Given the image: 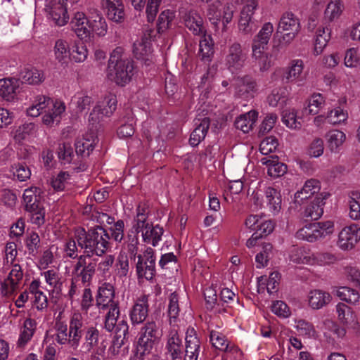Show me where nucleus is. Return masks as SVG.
I'll return each mask as SVG.
<instances>
[{"label": "nucleus", "instance_id": "69168bd1", "mask_svg": "<svg viewBox=\"0 0 360 360\" xmlns=\"http://www.w3.org/2000/svg\"><path fill=\"white\" fill-rule=\"evenodd\" d=\"M295 328L300 335L306 338H314L316 333L313 324L304 319L295 320Z\"/></svg>", "mask_w": 360, "mask_h": 360}, {"label": "nucleus", "instance_id": "bf43d9fd", "mask_svg": "<svg viewBox=\"0 0 360 360\" xmlns=\"http://www.w3.org/2000/svg\"><path fill=\"white\" fill-rule=\"evenodd\" d=\"M179 312V295L176 292H172L168 298V316L170 323H174L177 321Z\"/></svg>", "mask_w": 360, "mask_h": 360}, {"label": "nucleus", "instance_id": "393cba45", "mask_svg": "<svg viewBox=\"0 0 360 360\" xmlns=\"http://www.w3.org/2000/svg\"><path fill=\"white\" fill-rule=\"evenodd\" d=\"M184 360H198L200 353V340L193 328H188L186 333Z\"/></svg>", "mask_w": 360, "mask_h": 360}, {"label": "nucleus", "instance_id": "4be33fe9", "mask_svg": "<svg viewBox=\"0 0 360 360\" xmlns=\"http://www.w3.org/2000/svg\"><path fill=\"white\" fill-rule=\"evenodd\" d=\"M148 297L146 295L140 296L135 302L129 312L130 320L132 324L143 323L148 316Z\"/></svg>", "mask_w": 360, "mask_h": 360}, {"label": "nucleus", "instance_id": "423d86ee", "mask_svg": "<svg viewBox=\"0 0 360 360\" xmlns=\"http://www.w3.org/2000/svg\"><path fill=\"white\" fill-rule=\"evenodd\" d=\"M334 231V223L332 221L311 223L300 228L296 233V238L300 240L314 243L324 238Z\"/></svg>", "mask_w": 360, "mask_h": 360}, {"label": "nucleus", "instance_id": "9b49d317", "mask_svg": "<svg viewBox=\"0 0 360 360\" xmlns=\"http://www.w3.org/2000/svg\"><path fill=\"white\" fill-rule=\"evenodd\" d=\"M66 110V105L61 100H53L51 98L44 116L41 117L43 124L48 127H53L60 123L62 117Z\"/></svg>", "mask_w": 360, "mask_h": 360}, {"label": "nucleus", "instance_id": "774afa93", "mask_svg": "<svg viewBox=\"0 0 360 360\" xmlns=\"http://www.w3.org/2000/svg\"><path fill=\"white\" fill-rule=\"evenodd\" d=\"M114 263L115 257L112 255H107L101 257L97 266L98 274L103 277L110 276Z\"/></svg>", "mask_w": 360, "mask_h": 360}, {"label": "nucleus", "instance_id": "72a5a7b5", "mask_svg": "<svg viewBox=\"0 0 360 360\" xmlns=\"http://www.w3.org/2000/svg\"><path fill=\"white\" fill-rule=\"evenodd\" d=\"M96 138L92 133L79 137L75 142V150L77 155L87 157L94 149Z\"/></svg>", "mask_w": 360, "mask_h": 360}, {"label": "nucleus", "instance_id": "a211bd4d", "mask_svg": "<svg viewBox=\"0 0 360 360\" xmlns=\"http://www.w3.org/2000/svg\"><path fill=\"white\" fill-rule=\"evenodd\" d=\"M245 59L246 56L243 52L241 45L233 43L229 48L225 60L226 65L232 73H234L243 67Z\"/></svg>", "mask_w": 360, "mask_h": 360}, {"label": "nucleus", "instance_id": "ddd939ff", "mask_svg": "<svg viewBox=\"0 0 360 360\" xmlns=\"http://www.w3.org/2000/svg\"><path fill=\"white\" fill-rule=\"evenodd\" d=\"M22 84L15 77L0 79V97L7 102H14L18 99L22 92Z\"/></svg>", "mask_w": 360, "mask_h": 360}, {"label": "nucleus", "instance_id": "052dcab7", "mask_svg": "<svg viewBox=\"0 0 360 360\" xmlns=\"http://www.w3.org/2000/svg\"><path fill=\"white\" fill-rule=\"evenodd\" d=\"M174 18L175 13L174 11L167 9L162 11L159 15L157 22V29L158 32H164L168 30Z\"/></svg>", "mask_w": 360, "mask_h": 360}, {"label": "nucleus", "instance_id": "473e14b6", "mask_svg": "<svg viewBox=\"0 0 360 360\" xmlns=\"http://www.w3.org/2000/svg\"><path fill=\"white\" fill-rule=\"evenodd\" d=\"M42 191L41 188L31 186L24 191L22 198L27 211H33L41 206Z\"/></svg>", "mask_w": 360, "mask_h": 360}, {"label": "nucleus", "instance_id": "4c0bfd02", "mask_svg": "<svg viewBox=\"0 0 360 360\" xmlns=\"http://www.w3.org/2000/svg\"><path fill=\"white\" fill-rule=\"evenodd\" d=\"M345 9L342 0H329L323 11L326 22H332L340 18Z\"/></svg>", "mask_w": 360, "mask_h": 360}, {"label": "nucleus", "instance_id": "2f4dec72", "mask_svg": "<svg viewBox=\"0 0 360 360\" xmlns=\"http://www.w3.org/2000/svg\"><path fill=\"white\" fill-rule=\"evenodd\" d=\"M51 98L50 97L38 95L34 98L31 104L26 109V114L29 117H37L39 115L44 116Z\"/></svg>", "mask_w": 360, "mask_h": 360}, {"label": "nucleus", "instance_id": "c85d7f7f", "mask_svg": "<svg viewBox=\"0 0 360 360\" xmlns=\"http://www.w3.org/2000/svg\"><path fill=\"white\" fill-rule=\"evenodd\" d=\"M102 7L108 18L120 22L124 17V8L122 0H101Z\"/></svg>", "mask_w": 360, "mask_h": 360}, {"label": "nucleus", "instance_id": "20e7f679", "mask_svg": "<svg viewBox=\"0 0 360 360\" xmlns=\"http://www.w3.org/2000/svg\"><path fill=\"white\" fill-rule=\"evenodd\" d=\"M301 25L298 17L290 11L284 12L278 21L277 31L283 33L278 44L275 48H283L289 46L296 38L300 31Z\"/></svg>", "mask_w": 360, "mask_h": 360}, {"label": "nucleus", "instance_id": "8fccbe9b", "mask_svg": "<svg viewBox=\"0 0 360 360\" xmlns=\"http://www.w3.org/2000/svg\"><path fill=\"white\" fill-rule=\"evenodd\" d=\"M269 104L272 107L283 108L288 101V92L285 88H278L272 90L267 98Z\"/></svg>", "mask_w": 360, "mask_h": 360}, {"label": "nucleus", "instance_id": "de8ad7c7", "mask_svg": "<svg viewBox=\"0 0 360 360\" xmlns=\"http://www.w3.org/2000/svg\"><path fill=\"white\" fill-rule=\"evenodd\" d=\"M150 225L151 224L147 221V213L146 209L139 206L137 208L136 217L132 224L133 231L136 233H141V236H143L145 231H146Z\"/></svg>", "mask_w": 360, "mask_h": 360}, {"label": "nucleus", "instance_id": "b1692460", "mask_svg": "<svg viewBox=\"0 0 360 360\" xmlns=\"http://www.w3.org/2000/svg\"><path fill=\"white\" fill-rule=\"evenodd\" d=\"M320 190V181L314 179H310L306 181L302 188L295 193L294 202L300 205L313 195L319 194L321 193Z\"/></svg>", "mask_w": 360, "mask_h": 360}, {"label": "nucleus", "instance_id": "6ab92c4d", "mask_svg": "<svg viewBox=\"0 0 360 360\" xmlns=\"http://www.w3.org/2000/svg\"><path fill=\"white\" fill-rule=\"evenodd\" d=\"M330 38L331 29L328 25H321L316 27L313 38V54L315 56H318L323 52Z\"/></svg>", "mask_w": 360, "mask_h": 360}, {"label": "nucleus", "instance_id": "2eb2a0df", "mask_svg": "<svg viewBox=\"0 0 360 360\" xmlns=\"http://www.w3.org/2000/svg\"><path fill=\"white\" fill-rule=\"evenodd\" d=\"M23 277L21 266L15 264L13 265L9 274L1 283V290L2 295L10 296L20 288Z\"/></svg>", "mask_w": 360, "mask_h": 360}, {"label": "nucleus", "instance_id": "7ed1b4c3", "mask_svg": "<svg viewBox=\"0 0 360 360\" xmlns=\"http://www.w3.org/2000/svg\"><path fill=\"white\" fill-rule=\"evenodd\" d=\"M133 61L117 47L110 54L107 70L108 79L120 86L128 84L134 75Z\"/></svg>", "mask_w": 360, "mask_h": 360}, {"label": "nucleus", "instance_id": "680f3d73", "mask_svg": "<svg viewBox=\"0 0 360 360\" xmlns=\"http://www.w3.org/2000/svg\"><path fill=\"white\" fill-rule=\"evenodd\" d=\"M88 56L86 46L81 43H75L71 45L70 62L81 63L86 60Z\"/></svg>", "mask_w": 360, "mask_h": 360}, {"label": "nucleus", "instance_id": "c756f323", "mask_svg": "<svg viewBox=\"0 0 360 360\" xmlns=\"http://www.w3.org/2000/svg\"><path fill=\"white\" fill-rule=\"evenodd\" d=\"M307 300L310 308L320 309L331 302L332 296L328 292L315 289L309 292Z\"/></svg>", "mask_w": 360, "mask_h": 360}, {"label": "nucleus", "instance_id": "37998d69", "mask_svg": "<svg viewBox=\"0 0 360 360\" xmlns=\"http://www.w3.org/2000/svg\"><path fill=\"white\" fill-rule=\"evenodd\" d=\"M346 140L345 134L338 129L329 131L326 135L327 146L331 152L337 153L340 150Z\"/></svg>", "mask_w": 360, "mask_h": 360}, {"label": "nucleus", "instance_id": "13d9d810", "mask_svg": "<svg viewBox=\"0 0 360 360\" xmlns=\"http://www.w3.org/2000/svg\"><path fill=\"white\" fill-rule=\"evenodd\" d=\"M266 50L260 49L259 51H258L259 53H257V50L255 51V49H252V58L262 71L267 70L272 65L271 60V55L266 53Z\"/></svg>", "mask_w": 360, "mask_h": 360}, {"label": "nucleus", "instance_id": "1a4fd4ad", "mask_svg": "<svg viewBox=\"0 0 360 360\" xmlns=\"http://www.w3.org/2000/svg\"><path fill=\"white\" fill-rule=\"evenodd\" d=\"M136 272L139 278L151 280L155 273V258L154 250L147 248L143 255L137 256Z\"/></svg>", "mask_w": 360, "mask_h": 360}, {"label": "nucleus", "instance_id": "4468645a", "mask_svg": "<svg viewBox=\"0 0 360 360\" xmlns=\"http://www.w3.org/2000/svg\"><path fill=\"white\" fill-rule=\"evenodd\" d=\"M323 324V333L326 342L333 348H338L340 340L346 335V329L330 319H326Z\"/></svg>", "mask_w": 360, "mask_h": 360}, {"label": "nucleus", "instance_id": "f257e3e1", "mask_svg": "<svg viewBox=\"0 0 360 360\" xmlns=\"http://www.w3.org/2000/svg\"><path fill=\"white\" fill-rule=\"evenodd\" d=\"M114 298V287L109 283H105L98 290L96 305L101 309L109 308L105 320V328L109 332H115L118 338H125L128 324L124 317H120L118 303Z\"/></svg>", "mask_w": 360, "mask_h": 360}, {"label": "nucleus", "instance_id": "412c9836", "mask_svg": "<svg viewBox=\"0 0 360 360\" xmlns=\"http://www.w3.org/2000/svg\"><path fill=\"white\" fill-rule=\"evenodd\" d=\"M329 196L330 193L327 191H321L316 195L314 200L306 207L303 213L304 217L312 220L319 219L323 214V207Z\"/></svg>", "mask_w": 360, "mask_h": 360}, {"label": "nucleus", "instance_id": "ea45409f", "mask_svg": "<svg viewBox=\"0 0 360 360\" xmlns=\"http://www.w3.org/2000/svg\"><path fill=\"white\" fill-rule=\"evenodd\" d=\"M280 278V274L278 272L271 273L268 278L266 276L258 277V292H262L266 289L269 294H272L277 289Z\"/></svg>", "mask_w": 360, "mask_h": 360}, {"label": "nucleus", "instance_id": "f704fd0d", "mask_svg": "<svg viewBox=\"0 0 360 360\" xmlns=\"http://www.w3.org/2000/svg\"><path fill=\"white\" fill-rule=\"evenodd\" d=\"M262 165H266L267 174L272 178L283 176L287 171L285 164L278 162L276 156L264 157L260 160Z\"/></svg>", "mask_w": 360, "mask_h": 360}, {"label": "nucleus", "instance_id": "6e6d98bb", "mask_svg": "<svg viewBox=\"0 0 360 360\" xmlns=\"http://www.w3.org/2000/svg\"><path fill=\"white\" fill-rule=\"evenodd\" d=\"M164 233L163 229L158 225L153 226L152 224L145 231L142 236L143 240L151 244L153 246H157L162 239Z\"/></svg>", "mask_w": 360, "mask_h": 360}, {"label": "nucleus", "instance_id": "4d7b16f0", "mask_svg": "<svg viewBox=\"0 0 360 360\" xmlns=\"http://www.w3.org/2000/svg\"><path fill=\"white\" fill-rule=\"evenodd\" d=\"M344 65L349 68L360 70V50L357 47H352L346 50L344 56Z\"/></svg>", "mask_w": 360, "mask_h": 360}, {"label": "nucleus", "instance_id": "a19ab883", "mask_svg": "<svg viewBox=\"0 0 360 360\" xmlns=\"http://www.w3.org/2000/svg\"><path fill=\"white\" fill-rule=\"evenodd\" d=\"M37 127L34 123H25L17 127L12 131L13 137L15 141L21 143L23 141H30L36 136Z\"/></svg>", "mask_w": 360, "mask_h": 360}, {"label": "nucleus", "instance_id": "f03ea898", "mask_svg": "<svg viewBox=\"0 0 360 360\" xmlns=\"http://www.w3.org/2000/svg\"><path fill=\"white\" fill-rule=\"evenodd\" d=\"M75 238L78 246L84 249L85 255L102 256L109 248V236L101 226H97L87 232L83 228L75 230Z\"/></svg>", "mask_w": 360, "mask_h": 360}, {"label": "nucleus", "instance_id": "a878e982", "mask_svg": "<svg viewBox=\"0 0 360 360\" xmlns=\"http://www.w3.org/2000/svg\"><path fill=\"white\" fill-rule=\"evenodd\" d=\"M274 30V27L271 22L264 23L252 39V49H255V51L257 50V52L260 49H266Z\"/></svg>", "mask_w": 360, "mask_h": 360}, {"label": "nucleus", "instance_id": "3c124183", "mask_svg": "<svg viewBox=\"0 0 360 360\" xmlns=\"http://www.w3.org/2000/svg\"><path fill=\"white\" fill-rule=\"evenodd\" d=\"M348 217L353 221L360 220V191L351 193L348 199Z\"/></svg>", "mask_w": 360, "mask_h": 360}, {"label": "nucleus", "instance_id": "cd10ccee", "mask_svg": "<svg viewBox=\"0 0 360 360\" xmlns=\"http://www.w3.org/2000/svg\"><path fill=\"white\" fill-rule=\"evenodd\" d=\"M304 68V64L302 60H292L287 68L285 75L286 80L289 82H296L298 86L302 85L306 79L303 75Z\"/></svg>", "mask_w": 360, "mask_h": 360}, {"label": "nucleus", "instance_id": "79ce46f5", "mask_svg": "<svg viewBox=\"0 0 360 360\" xmlns=\"http://www.w3.org/2000/svg\"><path fill=\"white\" fill-rule=\"evenodd\" d=\"M91 34L103 37L108 31V25L102 14L97 10L91 11L90 22Z\"/></svg>", "mask_w": 360, "mask_h": 360}, {"label": "nucleus", "instance_id": "e433bc0d", "mask_svg": "<svg viewBox=\"0 0 360 360\" xmlns=\"http://www.w3.org/2000/svg\"><path fill=\"white\" fill-rule=\"evenodd\" d=\"M333 292L342 301L352 305L358 304L360 300L359 291L348 286L334 287Z\"/></svg>", "mask_w": 360, "mask_h": 360}, {"label": "nucleus", "instance_id": "58836bf2", "mask_svg": "<svg viewBox=\"0 0 360 360\" xmlns=\"http://www.w3.org/2000/svg\"><path fill=\"white\" fill-rule=\"evenodd\" d=\"M181 340L175 330L170 331L166 345L172 360H182Z\"/></svg>", "mask_w": 360, "mask_h": 360}, {"label": "nucleus", "instance_id": "aec40b11", "mask_svg": "<svg viewBox=\"0 0 360 360\" xmlns=\"http://www.w3.org/2000/svg\"><path fill=\"white\" fill-rule=\"evenodd\" d=\"M91 13L86 17L83 12H76L71 20V27L76 35L81 39H86L91 35Z\"/></svg>", "mask_w": 360, "mask_h": 360}, {"label": "nucleus", "instance_id": "5fc2aeb1", "mask_svg": "<svg viewBox=\"0 0 360 360\" xmlns=\"http://www.w3.org/2000/svg\"><path fill=\"white\" fill-rule=\"evenodd\" d=\"M325 98L321 94H314L309 99L308 105L303 110L304 115H316L325 105Z\"/></svg>", "mask_w": 360, "mask_h": 360}, {"label": "nucleus", "instance_id": "c9c22d12", "mask_svg": "<svg viewBox=\"0 0 360 360\" xmlns=\"http://www.w3.org/2000/svg\"><path fill=\"white\" fill-rule=\"evenodd\" d=\"M264 202L269 212L277 215L281 210V196L280 193L274 188L267 187L264 191Z\"/></svg>", "mask_w": 360, "mask_h": 360}, {"label": "nucleus", "instance_id": "a18cd8bd", "mask_svg": "<svg viewBox=\"0 0 360 360\" xmlns=\"http://www.w3.org/2000/svg\"><path fill=\"white\" fill-rule=\"evenodd\" d=\"M196 127L191 134L189 142L192 146H198L205 137L210 127V120L203 118L200 123H195Z\"/></svg>", "mask_w": 360, "mask_h": 360}, {"label": "nucleus", "instance_id": "e2e57ef3", "mask_svg": "<svg viewBox=\"0 0 360 360\" xmlns=\"http://www.w3.org/2000/svg\"><path fill=\"white\" fill-rule=\"evenodd\" d=\"M201 40L199 44V54L202 60H210V57L213 54V43L209 35L205 34L201 35Z\"/></svg>", "mask_w": 360, "mask_h": 360}, {"label": "nucleus", "instance_id": "6e6552de", "mask_svg": "<svg viewBox=\"0 0 360 360\" xmlns=\"http://www.w3.org/2000/svg\"><path fill=\"white\" fill-rule=\"evenodd\" d=\"M360 241V226L351 224L344 226L338 233L337 246L342 251L353 250Z\"/></svg>", "mask_w": 360, "mask_h": 360}, {"label": "nucleus", "instance_id": "09e8293b", "mask_svg": "<svg viewBox=\"0 0 360 360\" xmlns=\"http://www.w3.org/2000/svg\"><path fill=\"white\" fill-rule=\"evenodd\" d=\"M22 79L29 84H39L44 82L45 77L42 70L35 68H25L20 72Z\"/></svg>", "mask_w": 360, "mask_h": 360}, {"label": "nucleus", "instance_id": "7c9ffc66", "mask_svg": "<svg viewBox=\"0 0 360 360\" xmlns=\"http://www.w3.org/2000/svg\"><path fill=\"white\" fill-rule=\"evenodd\" d=\"M314 252L307 247H293L289 255L291 262L298 264L313 265Z\"/></svg>", "mask_w": 360, "mask_h": 360}, {"label": "nucleus", "instance_id": "49530a36", "mask_svg": "<svg viewBox=\"0 0 360 360\" xmlns=\"http://www.w3.org/2000/svg\"><path fill=\"white\" fill-rule=\"evenodd\" d=\"M36 329V321L32 319H26L20 329L18 345L24 347L32 338Z\"/></svg>", "mask_w": 360, "mask_h": 360}, {"label": "nucleus", "instance_id": "dca6fc26", "mask_svg": "<svg viewBox=\"0 0 360 360\" xmlns=\"http://www.w3.org/2000/svg\"><path fill=\"white\" fill-rule=\"evenodd\" d=\"M133 52L135 57L149 65L153 60L150 34H144L134 43Z\"/></svg>", "mask_w": 360, "mask_h": 360}, {"label": "nucleus", "instance_id": "f8f14e48", "mask_svg": "<svg viewBox=\"0 0 360 360\" xmlns=\"http://www.w3.org/2000/svg\"><path fill=\"white\" fill-rule=\"evenodd\" d=\"M180 18L185 27L194 35L201 36L206 33L203 18L197 11H181Z\"/></svg>", "mask_w": 360, "mask_h": 360}, {"label": "nucleus", "instance_id": "0e129e2a", "mask_svg": "<svg viewBox=\"0 0 360 360\" xmlns=\"http://www.w3.org/2000/svg\"><path fill=\"white\" fill-rule=\"evenodd\" d=\"M299 119L295 109L286 110L283 112L282 122L287 127L291 129H298L301 128L302 124Z\"/></svg>", "mask_w": 360, "mask_h": 360}, {"label": "nucleus", "instance_id": "9d476101", "mask_svg": "<svg viewBox=\"0 0 360 360\" xmlns=\"http://www.w3.org/2000/svg\"><path fill=\"white\" fill-rule=\"evenodd\" d=\"M96 263L88 255H81L77 261L74 264L71 272L72 276L77 279L81 278L82 283L89 282L96 271Z\"/></svg>", "mask_w": 360, "mask_h": 360}, {"label": "nucleus", "instance_id": "39448f33", "mask_svg": "<svg viewBox=\"0 0 360 360\" xmlns=\"http://www.w3.org/2000/svg\"><path fill=\"white\" fill-rule=\"evenodd\" d=\"M202 3L210 4L207 11V15L210 22L215 27H219L221 23L222 29L225 30L227 25L230 23L233 16V5L227 4L222 10L219 9L224 0H198Z\"/></svg>", "mask_w": 360, "mask_h": 360}, {"label": "nucleus", "instance_id": "c03bdc74", "mask_svg": "<svg viewBox=\"0 0 360 360\" xmlns=\"http://www.w3.org/2000/svg\"><path fill=\"white\" fill-rule=\"evenodd\" d=\"M258 117L255 110H250L247 113L240 115L236 119L235 126L243 133H248L252 129Z\"/></svg>", "mask_w": 360, "mask_h": 360}, {"label": "nucleus", "instance_id": "5701e85b", "mask_svg": "<svg viewBox=\"0 0 360 360\" xmlns=\"http://www.w3.org/2000/svg\"><path fill=\"white\" fill-rule=\"evenodd\" d=\"M257 91L255 82L249 76L238 77L236 80V96L248 100L252 98Z\"/></svg>", "mask_w": 360, "mask_h": 360}, {"label": "nucleus", "instance_id": "f3484780", "mask_svg": "<svg viewBox=\"0 0 360 360\" xmlns=\"http://www.w3.org/2000/svg\"><path fill=\"white\" fill-rule=\"evenodd\" d=\"M71 44L64 38L57 39L53 44L51 53L55 62L59 66L65 68L70 63Z\"/></svg>", "mask_w": 360, "mask_h": 360}, {"label": "nucleus", "instance_id": "0eeeda50", "mask_svg": "<svg viewBox=\"0 0 360 360\" xmlns=\"http://www.w3.org/2000/svg\"><path fill=\"white\" fill-rule=\"evenodd\" d=\"M67 0H46L44 11L47 18L58 26H63L69 20Z\"/></svg>", "mask_w": 360, "mask_h": 360}, {"label": "nucleus", "instance_id": "bb28decb", "mask_svg": "<svg viewBox=\"0 0 360 360\" xmlns=\"http://www.w3.org/2000/svg\"><path fill=\"white\" fill-rule=\"evenodd\" d=\"M82 316L78 311H75L70 319L69 336L70 337V347L73 349L78 347L82 338Z\"/></svg>", "mask_w": 360, "mask_h": 360}, {"label": "nucleus", "instance_id": "864d4df0", "mask_svg": "<svg viewBox=\"0 0 360 360\" xmlns=\"http://www.w3.org/2000/svg\"><path fill=\"white\" fill-rule=\"evenodd\" d=\"M338 261L336 254L331 252H314L313 265L326 266L335 264Z\"/></svg>", "mask_w": 360, "mask_h": 360}, {"label": "nucleus", "instance_id": "603ef678", "mask_svg": "<svg viewBox=\"0 0 360 360\" xmlns=\"http://www.w3.org/2000/svg\"><path fill=\"white\" fill-rule=\"evenodd\" d=\"M115 264L116 276L124 279L127 278L129 270V257L126 251H120Z\"/></svg>", "mask_w": 360, "mask_h": 360}, {"label": "nucleus", "instance_id": "338daca9", "mask_svg": "<svg viewBox=\"0 0 360 360\" xmlns=\"http://www.w3.org/2000/svg\"><path fill=\"white\" fill-rule=\"evenodd\" d=\"M348 118L347 111L341 107H336L328 112L326 119L331 124H338L345 122Z\"/></svg>", "mask_w": 360, "mask_h": 360}]
</instances>
